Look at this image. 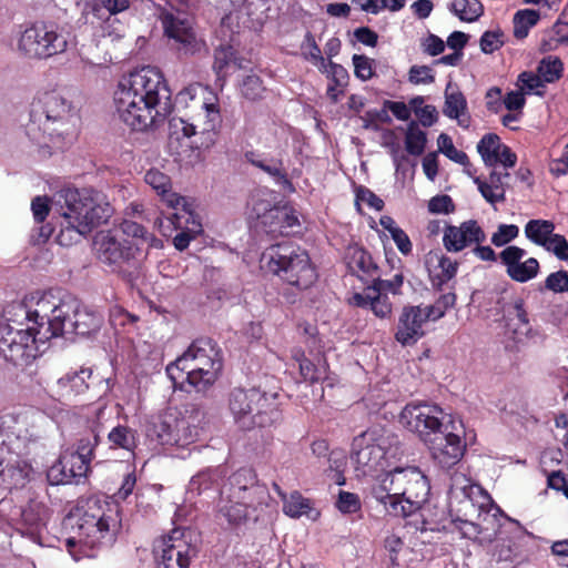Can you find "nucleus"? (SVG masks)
<instances>
[{
  "mask_svg": "<svg viewBox=\"0 0 568 568\" xmlns=\"http://www.w3.org/2000/svg\"><path fill=\"white\" fill-rule=\"evenodd\" d=\"M506 313L509 320L516 318L520 327L515 328V334H524L529 336L531 333V326L529 324V316L525 308V302L521 297H516L506 308Z\"/></svg>",
  "mask_w": 568,
  "mask_h": 568,
  "instance_id": "8fccbe9b",
  "label": "nucleus"
},
{
  "mask_svg": "<svg viewBox=\"0 0 568 568\" xmlns=\"http://www.w3.org/2000/svg\"><path fill=\"white\" fill-rule=\"evenodd\" d=\"M27 457L14 454L13 457L11 456L4 462L6 466L0 469V487L9 493L6 498H13L17 491L21 493L40 487L31 479L32 467Z\"/></svg>",
  "mask_w": 568,
  "mask_h": 568,
  "instance_id": "dca6fc26",
  "label": "nucleus"
},
{
  "mask_svg": "<svg viewBox=\"0 0 568 568\" xmlns=\"http://www.w3.org/2000/svg\"><path fill=\"white\" fill-rule=\"evenodd\" d=\"M430 321L423 305L404 306L398 317L395 339L403 346L417 343L424 335V325Z\"/></svg>",
  "mask_w": 568,
  "mask_h": 568,
  "instance_id": "a211bd4d",
  "label": "nucleus"
},
{
  "mask_svg": "<svg viewBox=\"0 0 568 568\" xmlns=\"http://www.w3.org/2000/svg\"><path fill=\"white\" fill-rule=\"evenodd\" d=\"M220 515L223 516L229 524L240 525L250 517V508L242 499H236L227 494L220 506Z\"/></svg>",
  "mask_w": 568,
  "mask_h": 568,
  "instance_id": "58836bf2",
  "label": "nucleus"
},
{
  "mask_svg": "<svg viewBox=\"0 0 568 568\" xmlns=\"http://www.w3.org/2000/svg\"><path fill=\"white\" fill-rule=\"evenodd\" d=\"M71 313L73 314V321H70L68 326L67 322H64L63 335L75 334L89 337L97 334L103 324L102 314L87 306L75 305V302H73V311Z\"/></svg>",
  "mask_w": 568,
  "mask_h": 568,
  "instance_id": "393cba45",
  "label": "nucleus"
},
{
  "mask_svg": "<svg viewBox=\"0 0 568 568\" xmlns=\"http://www.w3.org/2000/svg\"><path fill=\"white\" fill-rule=\"evenodd\" d=\"M449 10L466 22H474L484 13V7L479 0H453Z\"/></svg>",
  "mask_w": 568,
  "mask_h": 568,
  "instance_id": "a18cd8bd",
  "label": "nucleus"
},
{
  "mask_svg": "<svg viewBox=\"0 0 568 568\" xmlns=\"http://www.w3.org/2000/svg\"><path fill=\"white\" fill-rule=\"evenodd\" d=\"M485 241L486 234L476 220L465 221L459 226L447 225L444 230L443 244L448 252L457 253Z\"/></svg>",
  "mask_w": 568,
  "mask_h": 568,
  "instance_id": "aec40b11",
  "label": "nucleus"
},
{
  "mask_svg": "<svg viewBox=\"0 0 568 568\" xmlns=\"http://www.w3.org/2000/svg\"><path fill=\"white\" fill-rule=\"evenodd\" d=\"M562 67L564 64L559 58L548 55L539 62L537 72L540 74L544 82L552 83L560 79Z\"/></svg>",
  "mask_w": 568,
  "mask_h": 568,
  "instance_id": "864d4df0",
  "label": "nucleus"
},
{
  "mask_svg": "<svg viewBox=\"0 0 568 568\" xmlns=\"http://www.w3.org/2000/svg\"><path fill=\"white\" fill-rule=\"evenodd\" d=\"M222 368L221 348L212 338L201 337L166 366V374L174 388L205 393L216 382Z\"/></svg>",
  "mask_w": 568,
  "mask_h": 568,
  "instance_id": "7ed1b4c3",
  "label": "nucleus"
},
{
  "mask_svg": "<svg viewBox=\"0 0 568 568\" xmlns=\"http://www.w3.org/2000/svg\"><path fill=\"white\" fill-rule=\"evenodd\" d=\"M398 498L400 516H409L418 510L430 494V485L426 475L418 467L397 468Z\"/></svg>",
  "mask_w": 568,
  "mask_h": 568,
  "instance_id": "4468645a",
  "label": "nucleus"
},
{
  "mask_svg": "<svg viewBox=\"0 0 568 568\" xmlns=\"http://www.w3.org/2000/svg\"><path fill=\"white\" fill-rule=\"evenodd\" d=\"M175 422L173 410L153 416L146 424V436L161 445H172V425Z\"/></svg>",
  "mask_w": 568,
  "mask_h": 568,
  "instance_id": "c756f323",
  "label": "nucleus"
},
{
  "mask_svg": "<svg viewBox=\"0 0 568 568\" xmlns=\"http://www.w3.org/2000/svg\"><path fill=\"white\" fill-rule=\"evenodd\" d=\"M283 419L277 393L261 390L258 407L255 409L254 428H265L278 425Z\"/></svg>",
  "mask_w": 568,
  "mask_h": 568,
  "instance_id": "bb28decb",
  "label": "nucleus"
},
{
  "mask_svg": "<svg viewBox=\"0 0 568 568\" xmlns=\"http://www.w3.org/2000/svg\"><path fill=\"white\" fill-rule=\"evenodd\" d=\"M42 487L14 493L13 498L0 501V514L22 534L39 537L49 520L50 510L41 496Z\"/></svg>",
  "mask_w": 568,
  "mask_h": 568,
  "instance_id": "0eeeda50",
  "label": "nucleus"
},
{
  "mask_svg": "<svg viewBox=\"0 0 568 568\" xmlns=\"http://www.w3.org/2000/svg\"><path fill=\"white\" fill-rule=\"evenodd\" d=\"M19 50L32 59H49L68 48L65 34L54 24L34 23L20 36Z\"/></svg>",
  "mask_w": 568,
  "mask_h": 568,
  "instance_id": "f8f14e48",
  "label": "nucleus"
},
{
  "mask_svg": "<svg viewBox=\"0 0 568 568\" xmlns=\"http://www.w3.org/2000/svg\"><path fill=\"white\" fill-rule=\"evenodd\" d=\"M32 325L40 342L63 336L64 322L70 320L73 301H63L51 292L36 293L29 297Z\"/></svg>",
  "mask_w": 568,
  "mask_h": 568,
  "instance_id": "6e6552de",
  "label": "nucleus"
},
{
  "mask_svg": "<svg viewBox=\"0 0 568 568\" xmlns=\"http://www.w3.org/2000/svg\"><path fill=\"white\" fill-rule=\"evenodd\" d=\"M242 95L250 100L256 101L262 99L263 93L265 92V88L262 83V80L256 74L246 75L241 84Z\"/></svg>",
  "mask_w": 568,
  "mask_h": 568,
  "instance_id": "052dcab7",
  "label": "nucleus"
},
{
  "mask_svg": "<svg viewBox=\"0 0 568 568\" xmlns=\"http://www.w3.org/2000/svg\"><path fill=\"white\" fill-rule=\"evenodd\" d=\"M113 100L119 118L134 131L156 126L173 110L163 74L150 65L123 77Z\"/></svg>",
  "mask_w": 568,
  "mask_h": 568,
  "instance_id": "f257e3e1",
  "label": "nucleus"
},
{
  "mask_svg": "<svg viewBox=\"0 0 568 568\" xmlns=\"http://www.w3.org/2000/svg\"><path fill=\"white\" fill-rule=\"evenodd\" d=\"M261 389L252 387L234 388L229 394V409L233 415L235 424L243 430L254 428L255 409L258 407Z\"/></svg>",
  "mask_w": 568,
  "mask_h": 568,
  "instance_id": "f3484780",
  "label": "nucleus"
},
{
  "mask_svg": "<svg viewBox=\"0 0 568 568\" xmlns=\"http://www.w3.org/2000/svg\"><path fill=\"white\" fill-rule=\"evenodd\" d=\"M354 74L362 81H367L374 75L373 60L364 54L353 55Z\"/></svg>",
  "mask_w": 568,
  "mask_h": 568,
  "instance_id": "0e129e2a",
  "label": "nucleus"
},
{
  "mask_svg": "<svg viewBox=\"0 0 568 568\" xmlns=\"http://www.w3.org/2000/svg\"><path fill=\"white\" fill-rule=\"evenodd\" d=\"M45 343L38 339L37 331L30 325L16 327L0 324V355L16 366L30 364L43 352L40 346Z\"/></svg>",
  "mask_w": 568,
  "mask_h": 568,
  "instance_id": "9d476101",
  "label": "nucleus"
},
{
  "mask_svg": "<svg viewBox=\"0 0 568 568\" xmlns=\"http://www.w3.org/2000/svg\"><path fill=\"white\" fill-rule=\"evenodd\" d=\"M261 264L298 292L310 288L317 280L308 253L293 243H278L267 247L262 253Z\"/></svg>",
  "mask_w": 568,
  "mask_h": 568,
  "instance_id": "423d86ee",
  "label": "nucleus"
},
{
  "mask_svg": "<svg viewBox=\"0 0 568 568\" xmlns=\"http://www.w3.org/2000/svg\"><path fill=\"white\" fill-rule=\"evenodd\" d=\"M234 48L229 43H221L214 50L213 70L217 77L225 73L231 63L236 61Z\"/></svg>",
  "mask_w": 568,
  "mask_h": 568,
  "instance_id": "603ef678",
  "label": "nucleus"
},
{
  "mask_svg": "<svg viewBox=\"0 0 568 568\" xmlns=\"http://www.w3.org/2000/svg\"><path fill=\"white\" fill-rule=\"evenodd\" d=\"M450 88L452 83H448L445 90V105L443 113L449 119L458 120L467 109V101L459 90L450 92Z\"/></svg>",
  "mask_w": 568,
  "mask_h": 568,
  "instance_id": "09e8293b",
  "label": "nucleus"
},
{
  "mask_svg": "<svg viewBox=\"0 0 568 568\" xmlns=\"http://www.w3.org/2000/svg\"><path fill=\"white\" fill-rule=\"evenodd\" d=\"M273 486L274 489L278 493V495L282 496L284 499L283 510L287 516L292 518H297L306 514L307 510L311 508L308 499L303 498L301 494L295 491L291 495L290 499L286 500L285 495L281 491L278 485L274 483Z\"/></svg>",
  "mask_w": 568,
  "mask_h": 568,
  "instance_id": "3c124183",
  "label": "nucleus"
},
{
  "mask_svg": "<svg viewBox=\"0 0 568 568\" xmlns=\"http://www.w3.org/2000/svg\"><path fill=\"white\" fill-rule=\"evenodd\" d=\"M98 258L112 266L128 282L138 277L142 250L135 242L120 239L111 232H102L94 241Z\"/></svg>",
  "mask_w": 568,
  "mask_h": 568,
  "instance_id": "1a4fd4ad",
  "label": "nucleus"
},
{
  "mask_svg": "<svg viewBox=\"0 0 568 568\" xmlns=\"http://www.w3.org/2000/svg\"><path fill=\"white\" fill-rule=\"evenodd\" d=\"M384 449L378 444L369 442L365 433L353 439L352 459L358 466L374 469L384 458Z\"/></svg>",
  "mask_w": 568,
  "mask_h": 568,
  "instance_id": "cd10ccee",
  "label": "nucleus"
},
{
  "mask_svg": "<svg viewBox=\"0 0 568 568\" xmlns=\"http://www.w3.org/2000/svg\"><path fill=\"white\" fill-rule=\"evenodd\" d=\"M545 248L552 252L559 260L568 261V242L564 235L554 233Z\"/></svg>",
  "mask_w": 568,
  "mask_h": 568,
  "instance_id": "774afa93",
  "label": "nucleus"
},
{
  "mask_svg": "<svg viewBox=\"0 0 568 568\" xmlns=\"http://www.w3.org/2000/svg\"><path fill=\"white\" fill-rule=\"evenodd\" d=\"M104 414V407L97 409L95 420H93L90 427V433L78 440L77 452L71 455L72 459L79 463L78 474H85L90 462L94 457V450L100 443V435L105 430V427L101 422Z\"/></svg>",
  "mask_w": 568,
  "mask_h": 568,
  "instance_id": "4be33fe9",
  "label": "nucleus"
},
{
  "mask_svg": "<svg viewBox=\"0 0 568 568\" xmlns=\"http://www.w3.org/2000/svg\"><path fill=\"white\" fill-rule=\"evenodd\" d=\"M408 81L413 84H430L435 81V75L430 67L415 64L408 71Z\"/></svg>",
  "mask_w": 568,
  "mask_h": 568,
  "instance_id": "338daca9",
  "label": "nucleus"
},
{
  "mask_svg": "<svg viewBox=\"0 0 568 568\" xmlns=\"http://www.w3.org/2000/svg\"><path fill=\"white\" fill-rule=\"evenodd\" d=\"M241 499L250 509L256 510L258 507L267 506L271 496L267 487L257 481L247 490L246 497H241Z\"/></svg>",
  "mask_w": 568,
  "mask_h": 568,
  "instance_id": "4d7b16f0",
  "label": "nucleus"
},
{
  "mask_svg": "<svg viewBox=\"0 0 568 568\" xmlns=\"http://www.w3.org/2000/svg\"><path fill=\"white\" fill-rule=\"evenodd\" d=\"M129 0H101V3L95 1H85V14L92 13L95 23L108 19L111 14H116L129 8Z\"/></svg>",
  "mask_w": 568,
  "mask_h": 568,
  "instance_id": "e433bc0d",
  "label": "nucleus"
},
{
  "mask_svg": "<svg viewBox=\"0 0 568 568\" xmlns=\"http://www.w3.org/2000/svg\"><path fill=\"white\" fill-rule=\"evenodd\" d=\"M224 477V469L221 467L209 468L197 473L189 483L190 494L201 495L204 491L219 487L220 480Z\"/></svg>",
  "mask_w": 568,
  "mask_h": 568,
  "instance_id": "c9c22d12",
  "label": "nucleus"
},
{
  "mask_svg": "<svg viewBox=\"0 0 568 568\" xmlns=\"http://www.w3.org/2000/svg\"><path fill=\"white\" fill-rule=\"evenodd\" d=\"M438 150L444 153L449 160L463 165H469L468 155L464 151L455 148L452 138L446 133H440L437 139Z\"/></svg>",
  "mask_w": 568,
  "mask_h": 568,
  "instance_id": "5fc2aeb1",
  "label": "nucleus"
},
{
  "mask_svg": "<svg viewBox=\"0 0 568 568\" xmlns=\"http://www.w3.org/2000/svg\"><path fill=\"white\" fill-rule=\"evenodd\" d=\"M555 224L548 220H530L525 226V235L532 243L545 247L554 235Z\"/></svg>",
  "mask_w": 568,
  "mask_h": 568,
  "instance_id": "79ce46f5",
  "label": "nucleus"
},
{
  "mask_svg": "<svg viewBox=\"0 0 568 568\" xmlns=\"http://www.w3.org/2000/svg\"><path fill=\"white\" fill-rule=\"evenodd\" d=\"M545 288L554 293L568 292V272L560 270L549 274L545 281Z\"/></svg>",
  "mask_w": 568,
  "mask_h": 568,
  "instance_id": "69168bd1",
  "label": "nucleus"
},
{
  "mask_svg": "<svg viewBox=\"0 0 568 568\" xmlns=\"http://www.w3.org/2000/svg\"><path fill=\"white\" fill-rule=\"evenodd\" d=\"M72 103L57 90L45 91L32 103L28 134L39 145L55 144L71 133Z\"/></svg>",
  "mask_w": 568,
  "mask_h": 568,
  "instance_id": "20e7f679",
  "label": "nucleus"
},
{
  "mask_svg": "<svg viewBox=\"0 0 568 568\" xmlns=\"http://www.w3.org/2000/svg\"><path fill=\"white\" fill-rule=\"evenodd\" d=\"M346 261L352 273L362 272L365 275L372 276L378 268L371 254L357 245L347 248Z\"/></svg>",
  "mask_w": 568,
  "mask_h": 568,
  "instance_id": "f704fd0d",
  "label": "nucleus"
},
{
  "mask_svg": "<svg viewBox=\"0 0 568 568\" xmlns=\"http://www.w3.org/2000/svg\"><path fill=\"white\" fill-rule=\"evenodd\" d=\"M427 143L426 133L419 129L416 121H410L407 125L405 133V149L414 156H419L424 153Z\"/></svg>",
  "mask_w": 568,
  "mask_h": 568,
  "instance_id": "de8ad7c7",
  "label": "nucleus"
},
{
  "mask_svg": "<svg viewBox=\"0 0 568 568\" xmlns=\"http://www.w3.org/2000/svg\"><path fill=\"white\" fill-rule=\"evenodd\" d=\"M159 18L164 34L173 41V47L180 55H194L205 48L204 41L197 37L193 28V20L186 9L171 4L170 8L161 9Z\"/></svg>",
  "mask_w": 568,
  "mask_h": 568,
  "instance_id": "9b49d317",
  "label": "nucleus"
},
{
  "mask_svg": "<svg viewBox=\"0 0 568 568\" xmlns=\"http://www.w3.org/2000/svg\"><path fill=\"white\" fill-rule=\"evenodd\" d=\"M446 414L437 406L427 403L407 404L400 413V423L425 444L437 438L449 426L444 423Z\"/></svg>",
  "mask_w": 568,
  "mask_h": 568,
  "instance_id": "ddd939ff",
  "label": "nucleus"
},
{
  "mask_svg": "<svg viewBox=\"0 0 568 568\" xmlns=\"http://www.w3.org/2000/svg\"><path fill=\"white\" fill-rule=\"evenodd\" d=\"M397 468L385 474L379 483L372 488V496L393 515H400V500L398 498Z\"/></svg>",
  "mask_w": 568,
  "mask_h": 568,
  "instance_id": "a878e982",
  "label": "nucleus"
},
{
  "mask_svg": "<svg viewBox=\"0 0 568 568\" xmlns=\"http://www.w3.org/2000/svg\"><path fill=\"white\" fill-rule=\"evenodd\" d=\"M525 255L526 251L515 245L507 246L499 253L500 262L506 266V273L513 281L526 283L539 272V262L535 257L521 262Z\"/></svg>",
  "mask_w": 568,
  "mask_h": 568,
  "instance_id": "412c9836",
  "label": "nucleus"
},
{
  "mask_svg": "<svg viewBox=\"0 0 568 568\" xmlns=\"http://www.w3.org/2000/svg\"><path fill=\"white\" fill-rule=\"evenodd\" d=\"M144 181L149 184L164 201L168 206L180 205L182 196L171 191V178L158 169H150L144 176Z\"/></svg>",
  "mask_w": 568,
  "mask_h": 568,
  "instance_id": "7c9ffc66",
  "label": "nucleus"
},
{
  "mask_svg": "<svg viewBox=\"0 0 568 568\" xmlns=\"http://www.w3.org/2000/svg\"><path fill=\"white\" fill-rule=\"evenodd\" d=\"M540 20V13L534 9L518 10L513 18L514 37L518 40L525 39L529 29L535 27Z\"/></svg>",
  "mask_w": 568,
  "mask_h": 568,
  "instance_id": "c03bdc74",
  "label": "nucleus"
},
{
  "mask_svg": "<svg viewBox=\"0 0 568 568\" xmlns=\"http://www.w3.org/2000/svg\"><path fill=\"white\" fill-rule=\"evenodd\" d=\"M3 317L6 320L4 324H11L16 327H27L28 325H32L29 298L8 305L3 311Z\"/></svg>",
  "mask_w": 568,
  "mask_h": 568,
  "instance_id": "a19ab883",
  "label": "nucleus"
},
{
  "mask_svg": "<svg viewBox=\"0 0 568 568\" xmlns=\"http://www.w3.org/2000/svg\"><path fill=\"white\" fill-rule=\"evenodd\" d=\"M257 483L256 474L251 468H241L235 471L229 478V488L226 485L221 489V495H224L226 491L233 498L241 499V497H246L247 490Z\"/></svg>",
  "mask_w": 568,
  "mask_h": 568,
  "instance_id": "473e14b6",
  "label": "nucleus"
},
{
  "mask_svg": "<svg viewBox=\"0 0 568 568\" xmlns=\"http://www.w3.org/2000/svg\"><path fill=\"white\" fill-rule=\"evenodd\" d=\"M54 205L62 217L57 240L63 246L80 242L114 212L105 196L90 187L63 189L54 195Z\"/></svg>",
  "mask_w": 568,
  "mask_h": 568,
  "instance_id": "f03ea898",
  "label": "nucleus"
},
{
  "mask_svg": "<svg viewBox=\"0 0 568 568\" xmlns=\"http://www.w3.org/2000/svg\"><path fill=\"white\" fill-rule=\"evenodd\" d=\"M456 303V295L453 292L443 294L433 305H423L430 321L442 318L445 313Z\"/></svg>",
  "mask_w": 568,
  "mask_h": 568,
  "instance_id": "13d9d810",
  "label": "nucleus"
},
{
  "mask_svg": "<svg viewBox=\"0 0 568 568\" xmlns=\"http://www.w3.org/2000/svg\"><path fill=\"white\" fill-rule=\"evenodd\" d=\"M244 158L248 163L265 172L284 189H288L291 191L294 190L293 184L287 176L282 152L271 155L256 151H247L244 154Z\"/></svg>",
  "mask_w": 568,
  "mask_h": 568,
  "instance_id": "5701e85b",
  "label": "nucleus"
},
{
  "mask_svg": "<svg viewBox=\"0 0 568 568\" xmlns=\"http://www.w3.org/2000/svg\"><path fill=\"white\" fill-rule=\"evenodd\" d=\"M519 234V229L515 224H500L497 231L491 235V243L497 246H505Z\"/></svg>",
  "mask_w": 568,
  "mask_h": 568,
  "instance_id": "e2e57ef3",
  "label": "nucleus"
},
{
  "mask_svg": "<svg viewBox=\"0 0 568 568\" xmlns=\"http://www.w3.org/2000/svg\"><path fill=\"white\" fill-rule=\"evenodd\" d=\"M426 446L430 450L433 460L443 469L455 466L463 457L466 448L460 436L450 430L449 427Z\"/></svg>",
  "mask_w": 568,
  "mask_h": 568,
  "instance_id": "6ab92c4d",
  "label": "nucleus"
},
{
  "mask_svg": "<svg viewBox=\"0 0 568 568\" xmlns=\"http://www.w3.org/2000/svg\"><path fill=\"white\" fill-rule=\"evenodd\" d=\"M174 213L170 217L176 230H185L195 235L202 233L200 216L194 212L193 204L182 196L180 205L171 206Z\"/></svg>",
  "mask_w": 568,
  "mask_h": 568,
  "instance_id": "c85d7f7f",
  "label": "nucleus"
},
{
  "mask_svg": "<svg viewBox=\"0 0 568 568\" xmlns=\"http://www.w3.org/2000/svg\"><path fill=\"white\" fill-rule=\"evenodd\" d=\"M120 229L123 235L132 237V240H129L130 242H135L139 246L152 237L143 225L134 221L124 220L120 224Z\"/></svg>",
  "mask_w": 568,
  "mask_h": 568,
  "instance_id": "680f3d73",
  "label": "nucleus"
},
{
  "mask_svg": "<svg viewBox=\"0 0 568 568\" xmlns=\"http://www.w3.org/2000/svg\"><path fill=\"white\" fill-rule=\"evenodd\" d=\"M503 143L496 133L485 134L477 144V151L480 154L485 165L495 166L498 163L497 155L501 150Z\"/></svg>",
  "mask_w": 568,
  "mask_h": 568,
  "instance_id": "37998d69",
  "label": "nucleus"
},
{
  "mask_svg": "<svg viewBox=\"0 0 568 568\" xmlns=\"http://www.w3.org/2000/svg\"><path fill=\"white\" fill-rule=\"evenodd\" d=\"M108 440L111 448H121L128 452H133L136 447L135 432L128 426H114L108 433Z\"/></svg>",
  "mask_w": 568,
  "mask_h": 568,
  "instance_id": "49530a36",
  "label": "nucleus"
},
{
  "mask_svg": "<svg viewBox=\"0 0 568 568\" xmlns=\"http://www.w3.org/2000/svg\"><path fill=\"white\" fill-rule=\"evenodd\" d=\"M110 520L111 517L104 515L83 513L77 521L80 540L91 547L100 544L102 539L111 540Z\"/></svg>",
  "mask_w": 568,
  "mask_h": 568,
  "instance_id": "b1692460",
  "label": "nucleus"
},
{
  "mask_svg": "<svg viewBox=\"0 0 568 568\" xmlns=\"http://www.w3.org/2000/svg\"><path fill=\"white\" fill-rule=\"evenodd\" d=\"M52 428L53 422L32 408L13 406L0 412V434L18 456H29Z\"/></svg>",
  "mask_w": 568,
  "mask_h": 568,
  "instance_id": "39448f33",
  "label": "nucleus"
},
{
  "mask_svg": "<svg viewBox=\"0 0 568 568\" xmlns=\"http://www.w3.org/2000/svg\"><path fill=\"white\" fill-rule=\"evenodd\" d=\"M189 537L191 531L180 528L163 537L154 548L156 568H189L191 559L197 554Z\"/></svg>",
  "mask_w": 568,
  "mask_h": 568,
  "instance_id": "2eb2a0df",
  "label": "nucleus"
},
{
  "mask_svg": "<svg viewBox=\"0 0 568 568\" xmlns=\"http://www.w3.org/2000/svg\"><path fill=\"white\" fill-rule=\"evenodd\" d=\"M79 463L70 456L62 457L53 464L48 473L47 478L52 485H65L74 481L75 478L82 477L84 474H78Z\"/></svg>",
  "mask_w": 568,
  "mask_h": 568,
  "instance_id": "2f4dec72",
  "label": "nucleus"
},
{
  "mask_svg": "<svg viewBox=\"0 0 568 568\" xmlns=\"http://www.w3.org/2000/svg\"><path fill=\"white\" fill-rule=\"evenodd\" d=\"M505 43V33L501 29L485 31L479 40L480 50L486 54H491L500 49Z\"/></svg>",
  "mask_w": 568,
  "mask_h": 568,
  "instance_id": "bf43d9fd",
  "label": "nucleus"
},
{
  "mask_svg": "<svg viewBox=\"0 0 568 568\" xmlns=\"http://www.w3.org/2000/svg\"><path fill=\"white\" fill-rule=\"evenodd\" d=\"M92 371L90 368H81L72 373H68L65 376L59 379L64 386H70L75 394H81L89 388L87 381L91 378Z\"/></svg>",
  "mask_w": 568,
  "mask_h": 568,
  "instance_id": "6e6d98bb",
  "label": "nucleus"
},
{
  "mask_svg": "<svg viewBox=\"0 0 568 568\" xmlns=\"http://www.w3.org/2000/svg\"><path fill=\"white\" fill-rule=\"evenodd\" d=\"M349 303L362 308L369 307L381 318L387 317L392 312V303L386 294L375 293V295H369L355 293Z\"/></svg>",
  "mask_w": 568,
  "mask_h": 568,
  "instance_id": "72a5a7b5",
  "label": "nucleus"
},
{
  "mask_svg": "<svg viewBox=\"0 0 568 568\" xmlns=\"http://www.w3.org/2000/svg\"><path fill=\"white\" fill-rule=\"evenodd\" d=\"M175 422L172 425V445L184 446L195 440L197 428L179 412L173 410Z\"/></svg>",
  "mask_w": 568,
  "mask_h": 568,
  "instance_id": "ea45409f",
  "label": "nucleus"
},
{
  "mask_svg": "<svg viewBox=\"0 0 568 568\" xmlns=\"http://www.w3.org/2000/svg\"><path fill=\"white\" fill-rule=\"evenodd\" d=\"M500 509L498 507H494L489 510H481L478 514V524L480 528V540L486 542L494 541L500 530Z\"/></svg>",
  "mask_w": 568,
  "mask_h": 568,
  "instance_id": "4c0bfd02",
  "label": "nucleus"
}]
</instances>
